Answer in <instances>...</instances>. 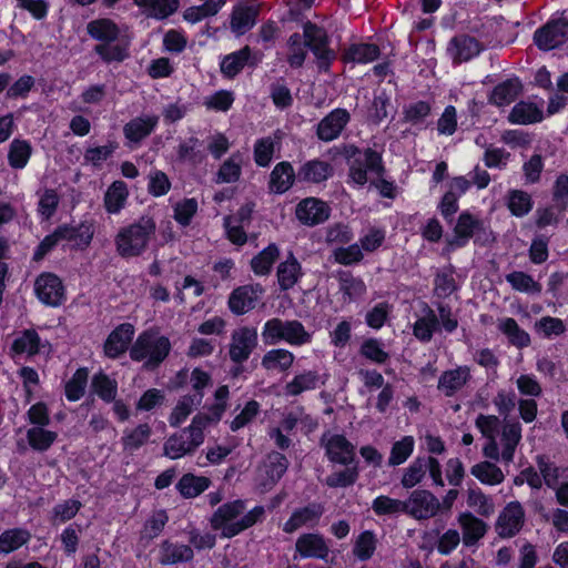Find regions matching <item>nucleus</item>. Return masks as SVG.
<instances>
[{
	"label": "nucleus",
	"mask_w": 568,
	"mask_h": 568,
	"mask_svg": "<svg viewBox=\"0 0 568 568\" xmlns=\"http://www.w3.org/2000/svg\"><path fill=\"white\" fill-rule=\"evenodd\" d=\"M280 257L277 244L270 243L261 252L254 255L250 262L252 272L257 276H266L272 272L273 265Z\"/></svg>",
	"instance_id": "37998d69"
},
{
	"label": "nucleus",
	"mask_w": 568,
	"mask_h": 568,
	"mask_svg": "<svg viewBox=\"0 0 568 568\" xmlns=\"http://www.w3.org/2000/svg\"><path fill=\"white\" fill-rule=\"evenodd\" d=\"M288 459L286 456L278 452H272L267 456V463L265 465V474L272 484H276L285 475L288 468Z\"/></svg>",
	"instance_id": "774afa93"
},
{
	"label": "nucleus",
	"mask_w": 568,
	"mask_h": 568,
	"mask_svg": "<svg viewBox=\"0 0 568 568\" xmlns=\"http://www.w3.org/2000/svg\"><path fill=\"white\" fill-rule=\"evenodd\" d=\"M41 343V337L34 328H24L18 332L11 343V356L27 355L28 357H33L40 353Z\"/></svg>",
	"instance_id": "bb28decb"
},
{
	"label": "nucleus",
	"mask_w": 568,
	"mask_h": 568,
	"mask_svg": "<svg viewBox=\"0 0 568 568\" xmlns=\"http://www.w3.org/2000/svg\"><path fill=\"white\" fill-rule=\"evenodd\" d=\"M295 215L303 225L316 226L329 219L331 207L318 197H305L297 203Z\"/></svg>",
	"instance_id": "2eb2a0df"
},
{
	"label": "nucleus",
	"mask_w": 568,
	"mask_h": 568,
	"mask_svg": "<svg viewBox=\"0 0 568 568\" xmlns=\"http://www.w3.org/2000/svg\"><path fill=\"white\" fill-rule=\"evenodd\" d=\"M294 362L292 352L284 348H274L264 354L262 357V366L266 371L281 369L287 371Z\"/></svg>",
	"instance_id": "13d9d810"
},
{
	"label": "nucleus",
	"mask_w": 568,
	"mask_h": 568,
	"mask_svg": "<svg viewBox=\"0 0 568 568\" xmlns=\"http://www.w3.org/2000/svg\"><path fill=\"white\" fill-rule=\"evenodd\" d=\"M470 474L481 484L495 486L504 481L505 476L501 469L490 462H480L470 468Z\"/></svg>",
	"instance_id": "603ef678"
},
{
	"label": "nucleus",
	"mask_w": 568,
	"mask_h": 568,
	"mask_svg": "<svg viewBox=\"0 0 568 568\" xmlns=\"http://www.w3.org/2000/svg\"><path fill=\"white\" fill-rule=\"evenodd\" d=\"M471 379L470 367L460 365L442 373L438 378L437 388L446 397H453Z\"/></svg>",
	"instance_id": "5701e85b"
},
{
	"label": "nucleus",
	"mask_w": 568,
	"mask_h": 568,
	"mask_svg": "<svg viewBox=\"0 0 568 568\" xmlns=\"http://www.w3.org/2000/svg\"><path fill=\"white\" fill-rule=\"evenodd\" d=\"M535 332L544 338L550 339L560 336L566 332V325L559 317L542 316L534 325Z\"/></svg>",
	"instance_id": "338daca9"
},
{
	"label": "nucleus",
	"mask_w": 568,
	"mask_h": 568,
	"mask_svg": "<svg viewBox=\"0 0 568 568\" xmlns=\"http://www.w3.org/2000/svg\"><path fill=\"white\" fill-rule=\"evenodd\" d=\"M381 49L375 43H352L342 53L341 60L345 63L367 64L377 60Z\"/></svg>",
	"instance_id": "473e14b6"
},
{
	"label": "nucleus",
	"mask_w": 568,
	"mask_h": 568,
	"mask_svg": "<svg viewBox=\"0 0 568 568\" xmlns=\"http://www.w3.org/2000/svg\"><path fill=\"white\" fill-rule=\"evenodd\" d=\"M359 354L372 363L384 365L389 361V354L384 349L378 338L369 337L363 341Z\"/></svg>",
	"instance_id": "052dcab7"
},
{
	"label": "nucleus",
	"mask_w": 568,
	"mask_h": 568,
	"mask_svg": "<svg viewBox=\"0 0 568 568\" xmlns=\"http://www.w3.org/2000/svg\"><path fill=\"white\" fill-rule=\"evenodd\" d=\"M333 175V165L328 161L315 158L301 164L297 170V182L302 184H322Z\"/></svg>",
	"instance_id": "4be33fe9"
},
{
	"label": "nucleus",
	"mask_w": 568,
	"mask_h": 568,
	"mask_svg": "<svg viewBox=\"0 0 568 568\" xmlns=\"http://www.w3.org/2000/svg\"><path fill=\"white\" fill-rule=\"evenodd\" d=\"M242 175V155L237 151L231 154L216 172V183H235Z\"/></svg>",
	"instance_id": "3c124183"
},
{
	"label": "nucleus",
	"mask_w": 568,
	"mask_h": 568,
	"mask_svg": "<svg viewBox=\"0 0 568 568\" xmlns=\"http://www.w3.org/2000/svg\"><path fill=\"white\" fill-rule=\"evenodd\" d=\"M324 513L325 506L320 501H311L303 507L295 508L290 518L284 523L283 531L293 534L303 526L315 528L318 526Z\"/></svg>",
	"instance_id": "ddd939ff"
},
{
	"label": "nucleus",
	"mask_w": 568,
	"mask_h": 568,
	"mask_svg": "<svg viewBox=\"0 0 568 568\" xmlns=\"http://www.w3.org/2000/svg\"><path fill=\"white\" fill-rule=\"evenodd\" d=\"M194 452L195 449H191V444L184 439L183 434L175 433L163 444V455L170 459H179Z\"/></svg>",
	"instance_id": "e2e57ef3"
},
{
	"label": "nucleus",
	"mask_w": 568,
	"mask_h": 568,
	"mask_svg": "<svg viewBox=\"0 0 568 568\" xmlns=\"http://www.w3.org/2000/svg\"><path fill=\"white\" fill-rule=\"evenodd\" d=\"M31 532L27 528H8L0 534V556H7L29 544Z\"/></svg>",
	"instance_id": "4c0bfd02"
},
{
	"label": "nucleus",
	"mask_w": 568,
	"mask_h": 568,
	"mask_svg": "<svg viewBox=\"0 0 568 568\" xmlns=\"http://www.w3.org/2000/svg\"><path fill=\"white\" fill-rule=\"evenodd\" d=\"M439 331V320L433 308L427 304L424 307V316L416 320L413 325L414 336L422 343L432 341L434 333Z\"/></svg>",
	"instance_id": "ea45409f"
},
{
	"label": "nucleus",
	"mask_w": 568,
	"mask_h": 568,
	"mask_svg": "<svg viewBox=\"0 0 568 568\" xmlns=\"http://www.w3.org/2000/svg\"><path fill=\"white\" fill-rule=\"evenodd\" d=\"M499 329L507 337L509 344L519 349L528 347L531 343L530 335L513 317L503 320Z\"/></svg>",
	"instance_id": "49530a36"
},
{
	"label": "nucleus",
	"mask_w": 568,
	"mask_h": 568,
	"mask_svg": "<svg viewBox=\"0 0 568 568\" xmlns=\"http://www.w3.org/2000/svg\"><path fill=\"white\" fill-rule=\"evenodd\" d=\"M506 281L513 290L520 293L539 294L541 292V284L523 271H513L506 275Z\"/></svg>",
	"instance_id": "bf43d9fd"
},
{
	"label": "nucleus",
	"mask_w": 568,
	"mask_h": 568,
	"mask_svg": "<svg viewBox=\"0 0 568 568\" xmlns=\"http://www.w3.org/2000/svg\"><path fill=\"white\" fill-rule=\"evenodd\" d=\"M262 293L263 287L260 284L239 286L231 292L227 306L234 315H244L256 307Z\"/></svg>",
	"instance_id": "aec40b11"
},
{
	"label": "nucleus",
	"mask_w": 568,
	"mask_h": 568,
	"mask_svg": "<svg viewBox=\"0 0 568 568\" xmlns=\"http://www.w3.org/2000/svg\"><path fill=\"white\" fill-rule=\"evenodd\" d=\"M342 154L348 165V178L359 186L367 183V172L377 176L386 172L382 153L372 148L362 150L355 144H345Z\"/></svg>",
	"instance_id": "7ed1b4c3"
},
{
	"label": "nucleus",
	"mask_w": 568,
	"mask_h": 568,
	"mask_svg": "<svg viewBox=\"0 0 568 568\" xmlns=\"http://www.w3.org/2000/svg\"><path fill=\"white\" fill-rule=\"evenodd\" d=\"M156 232V222L152 215L144 214L133 223L119 230L114 237L116 253L122 258L141 256L149 247Z\"/></svg>",
	"instance_id": "f257e3e1"
},
{
	"label": "nucleus",
	"mask_w": 568,
	"mask_h": 568,
	"mask_svg": "<svg viewBox=\"0 0 568 568\" xmlns=\"http://www.w3.org/2000/svg\"><path fill=\"white\" fill-rule=\"evenodd\" d=\"M263 2L251 0L233 7L230 16V29L235 37H242L251 31L261 14Z\"/></svg>",
	"instance_id": "9b49d317"
},
{
	"label": "nucleus",
	"mask_w": 568,
	"mask_h": 568,
	"mask_svg": "<svg viewBox=\"0 0 568 568\" xmlns=\"http://www.w3.org/2000/svg\"><path fill=\"white\" fill-rule=\"evenodd\" d=\"M430 114L432 104L428 101L418 100L404 106L403 122L413 126H422Z\"/></svg>",
	"instance_id": "4d7b16f0"
},
{
	"label": "nucleus",
	"mask_w": 568,
	"mask_h": 568,
	"mask_svg": "<svg viewBox=\"0 0 568 568\" xmlns=\"http://www.w3.org/2000/svg\"><path fill=\"white\" fill-rule=\"evenodd\" d=\"M258 60L253 54L250 45H244L241 49L233 51L222 57L220 61V71L225 79H235L245 67L255 68Z\"/></svg>",
	"instance_id": "f3484780"
},
{
	"label": "nucleus",
	"mask_w": 568,
	"mask_h": 568,
	"mask_svg": "<svg viewBox=\"0 0 568 568\" xmlns=\"http://www.w3.org/2000/svg\"><path fill=\"white\" fill-rule=\"evenodd\" d=\"M506 205L513 216L524 217L532 210L534 200L528 192L511 189L507 193Z\"/></svg>",
	"instance_id": "a18cd8bd"
},
{
	"label": "nucleus",
	"mask_w": 568,
	"mask_h": 568,
	"mask_svg": "<svg viewBox=\"0 0 568 568\" xmlns=\"http://www.w3.org/2000/svg\"><path fill=\"white\" fill-rule=\"evenodd\" d=\"M568 41V19L560 17L548 20L534 33V43L541 51H550Z\"/></svg>",
	"instance_id": "0eeeda50"
},
{
	"label": "nucleus",
	"mask_w": 568,
	"mask_h": 568,
	"mask_svg": "<svg viewBox=\"0 0 568 568\" xmlns=\"http://www.w3.org/2000/svg\"><path fill=\"white\" fill-rule=\"evenodd\" d=\"M484 50L485 45L467 33L455 34L446 45V54L454 65H459L475 59Z\"/></svg>",
	"instance_id": "9d476101"
},
{
	"label": "nucleus",
	"mask_w": 568,
	"mask_h": 568,
	"mask_svg": "<svg viewBox=\"0 0 568 568\" xmlns=\"http://www.w3.org/2000/svg\"><path fill=\"white\" fill-rule=\"evenodd\" d=\"M32 155V146L28 140L13 139L9 145L8 163L14 170H22L27 166Z\"/></svg>",
	"instance_id": "de8ad7c7"
},
{
	"label": "nucleus",
	"mask_w": 568,
	"mask_h": 568,
	"mask_svg": "<svg viewBox=\"0 0 568 568\" xmlns=\"http://www.w3.org/2000/svg\"><path fill=\"white\" fill-rule=\"evenodd\" d=\"M34 293L42 304L51 307H59L67 300L62 280L51 272H43L37 277Z\"/></svg>",
	"instance_id": "1a4fd4ad"
},
{
	"label": "nucleus",
	"mask_w": 568,
	"mask_h": 568,
	"mask_svg": "<svg viewBox=\"0 0 568 568\" xmlns=\"http://www.w3.org/2000/svg\"><path fill=\"white\" fill-rule=\"evenodd\" d=\"M90 390L102 402L110 404L118 396V382L103 371H99L91 378Z\"/></svg>",
	"instance_id": "79ce46f5"
},
{
	"label": "nucleus",
	"mask_w": 568,
	"mask_h": 568,
	"mask_svg": "<svg viewBox=\"0 0 568 568\" xmlns=\"http://www.w3.org/2000/svg\"><path fill=\"white\" fill-rule=\"evenodd\" d=\"M458 523L463 532V542L466 547L477 545L487 532V524L470 511L460 513Z\"/></svg>",
	"instance_id": "cd10ccee"
},
{
	"label": "nucleus",
	"mask_w": 568,
	"mask_h": 568,
	"mask_svg": "<svg viewBox=\"0 0 568 568\" xmlns=\"http://www.w3.org/2000/svg\"><path fill=\"white\" fill-rule=\"evenodd\" d=\"M141 9L142 13L150 19L164 21L175 14L180 7V0H132Z\"/></svg>",
	"instance_id": "a878e982"
},
{
	"label": "nucleus",
	"mask_w": 568,
	"mask_h": 568,
	"mask_svg": "<svg viewBox=\"0 0 568 568\" xmlns=\"http://www.w3.org/2000/svg\"><path fill=\"white\" fill-rule=\"evenodd\" d=\"M351 121L349 112L344 108L329 111L316 125V136L322 142H331L339 138Z\"/></svg>",
	"instance_id": "dca6fc26"
},
{
	"label": "nucleus",
	"mask_w": 568,
	"mask_h": 568,
	"mask_svg": "<svg viewBox=\"0 0 568 568\" xmlns=\"http://www.w3.org/2000/svg\"><path fill=\"white\" fill-rule=\"evenodd\" d=\"M119 149L115 140H109L105 145L88 148L83 154L84 161L94 168H101L103 162Z\"/></svg>",
	"instance_id": "0e129e2a"
},
{
	"label": "nucleus",
	"mask_w": 568,
	"mask_h": 568,
	"mask_svg": "<svg viewBox=\"0 0 568 568\" xmlns=\"http://www.w3.org/2000/svg\"><path fill=\"white\" fill-rule=\"evenodd\" d=\"M320 375L316 371H305L294 376L285 386V393L288 396H298L306 390H313L317 387Z\"/></svg>",
	"instance_id": "864d4df0"
},
{
	"label": "nucleus",
	"mask_w": 568,
	"mask_h": 568,
	"mask_svg": "<svg viewBox=\"0 0 568 568\" xmlns=\"http://www.w3.org/2000/svg\"><path fill=\"white\" fill-rule=\"evenodd\" d=\"M405 514L417 520H425L435 517L440 510V503L437 497L426 489L414 490L408 500Z\"/></svg>",
	"instance_id": "4468645a"
},
{
	"label": "nucleus",
	"mask_w": 568,
	"mask_h": 568,
	"mask_svg": "<svg viewBox=\"0 0 568 568\" xmlns=\"http://www.w3.org/2000/svg\"><path fill=\"white\" fill-rule=\"evenodd\" d=\"M525 524V510L517 500L508 503L497 518L496 529L501 538H513Z\"/></svg>",
	"instance_id": "a211bd4d"
},
{
	"label": "nucleus",
	"mask_w": 568,
	"mask_h": 568,
	"mask_svg": "<svg viewBox=\"0 0 568 568\" xmlns=\"http://www.w3.org/2000/svg\"><path fill=\"white\" fill-rule=\"evenodd\" d=\"M129 189L124 181H113L103 196V206L109 214H119L126 205Z\"/></svg>",
	"instance_id": "72a5a7b5"
},
{
	"label": "nucleus",
	"mask_w": 568,
	"mask_h": 568,
	"mask_svg": "<svg viewBox=\"0 0 568 568\" xmlns=\"http://www.w3.org/2000/svg\"><path fill=\"white\" fill-rule=\"evenodd\" d=\"M135 328L131 323H122L115 326L103 344L104 355L108 358L116 359L123 355L133 341Z\"/></svg>",
	"instance_id": "6ab92c4d"
},
{
	"label": "nucleus",
	"mask_w": 568,
	"mask_h": 568,
	"mask_svg": "<svg viewBox=\"0 0 568 568\" xmlns=\"http://www.w3.org/2000/svg\"><path fill=\"white\" fill-rule=\"evenodd\" d=\"M523 84L518 78H510L498 83L489 95V103L497 106L509 105L521 93Z\"/></svg>",
	"instance_id": "c9c22d12"
},
{
	"label": "nucleus",
	"mask_w": 568,
	"mask_h": 568,
	"mask_svg": "<svg viewBox=\"0 0 568 568\" xmlns=\"http://www.w3.org/2000/svg\"><path fill=\"white\" fill-rule=\"evenodd\" d=\"M58 438V433L45 429L44 427H31L27 430V440L29 446L40 453L50 449Z\"/></svg>",
	"instance_id": "5fc2aeb1"
},
{
	"label": "nucleus",
	"mask_w": 568,
	"mask_h": 568,
	"mask_svg": "<svg viewBox=\"0 0 568 568\" xmlns=\"http://www.w3.org/2000/svg\"><path fill=\"white\" fill-rule=\"evenodd\" d=\"M158 123V115L136 116L124 124L123 134L128 141L140 143L155 130Z\"/></svg>",
	"instance_id": "2f4dec72"
},
{
	"label": "nucleus",
	"mask_w": 568,
	"mask_h": 568,
	"mask_svg": "<svg viewBox=\"0 0 568 568\" xmlns=\"http://www.w3.org/2000/svg\"><path fill=\"white\" fill-rule=\"evenodd\" d=\"M262 341L265 345H276L285 342L292 346H302L311 343L312 334L298 320H282L273 317L267 320L262 327Z\"/></svg>",
	"instance_id": "20e7f679"
},
{
	"label": "nucleus",
	"mask_w": 568,
	"mask_h": 568,
	"mask_svg": "<svg viewBox=\"0 0 568 568\" xmlns=\"http://www.w3.org/2000/svg\"><path fill=\"white\" fill-rule=\"evenodd\" d=\"M295 550L302 558H316L325 560L329 554L323 535L318 532L302 534L296 542Z\"/></svg>",
	"instance_id": "b1692460"
},
{
	"label": "nucleus",
	"mask_w": 568,
	"mask_h": 568,
	"mask_svg": "<svg viewBox=\"0 0 568 568\" xmlns=\"http://www.w3.org/2000/svg\"><path fill=\"white\" fill-rule=\"evenodd\" d=\"M287 55L286 62L292 69H301L307 58V45L306 39H304L303 33L294 32L292 33L287 41Z\"/></svg>",
	"instance_id": "c03bdc74"
},
{
	"label": "nucleus",
	"mask_w": 568,
	"mask_h": 568,
	"mask_svg": "<svg viewBox=\"0 0 568 568\" xmlns=\"http://www.w3.org/2000/svg\"><path fill=\"white\" fill-rule=\"evenodd\" d=\"M89 381V368L79 367L71 378L64 384V396L69 402L80 400L84 394Z\"/></svg>",
	"instance_id": "09e8293b"
},
{
	"label": "nucleus",
	"mask_w": 568,
	"mask_h": 568,
	"mask_svg": "<svg viewBox=\"0 0 568 568\" xmlns=\"http://www.w3.org/2000/svg\"><path fill=\"white\" fill-rule=\"evenodd\" d=\"M193 558L194 551L189 545L172 542L169 539L163 540L160 545L159 562L163 566L190 562Z\"/></svg>",
	"instance_id": "c756f323"
},
{
	"label": "nucleus",
	"mask_w": 568,
	"mask_h": 568,
	"mask_svg": "<svg viewBox=\"0 0 568 568\" xmlns=\"http://www.w3.org/2000/svg\"><path fill=\"white\" fill-rule=\"evenodd\" d=\"M258 336L255 327L242 326L234 329L229 346L230 359L234 364H243L256 348Z\"/></svg>",
	"instance_id": "f8f14e48"
},
{
	"label": "nucleus",
	"mask_w": 568,
	"mask_h": 568,
	"mask_svg": "<svg viewBox=\"0 0 568 568\" xmlns=\"http://www.w3.org/2000/svg\"><path fill=\"white\" fill-rule=\"evenodd\" d=\"M303 275L302 265L292 252H290L287 258L277 266L276 276L282 291L293 288Z\"/></svg>",
	"instance_id": "f704fd0d"
},
{
	"label": "nucleus",
	"mask_w": 568,
	"mask_h": 568,
	"mask_svg": "<svg viewBox=\"0 0 568 568\" xmlns=\"http://www.w3.org/2000/svg\"><path fill=\"white\" fill-rule=\"evenodd\" d=\"M297 181V172L288 161H281L273 168L270 180L268 190L274 194H284L293 187Z\"/></svg>",
	"instance_id": "393cba45"
},
{
	"label": "nucleus",
	"mask_w": 568,
	"mask_h": 568,
	"mask_svg": "<svg viewBox=\"0 0 568 568\" xmlns=\"http://www.w3.org/2000/svg\"><path fill=\"white\" fill-rule=\"evenodd\" d=\"M172 349L170 338L160 335L153 328L141 332L130 348V358L133 362H144L148 369L158 368L169 356Z\"/></svg>",
	"instance_id": "f03ea898"
},
{
	"label": "nucleus",
	"mask_w": 568,
	"mask_h": 568,
	"mask_svg": "<svg viewBox=\"0 0 568 568\" xmlns=\"http://www.w3.org/2000/svg\"><path fill=\"white\" fill-rule=\"evenodd\" d=\"M414 448L415 440L413 436L406 435L402 437L392 445L388 465L395 467L404 464L413 454Z\"/></svg>",
	"instance_id": "680f3d73"
},
{
	"label": "nucleus",
	"mask_w": 568,
	"mask_h": 568,
	"mask_svg": "<svg viewBox=\"0 0 568 568\" xmlns=\"http://www.w3.org/2000/svg\"><path fill=\"white\" fill-rule=\"evenodd\" d=\"M453 233V239L448 240L447 243L448 248L452 250L465 247L473 237H475L474 242L480 245L494 241V239H489L493 233L491 231L488 232L485 221L468 210L459 213Z\"/></svg>",
	"instance_id": "423d86ee"
},
{
	"label": "nucleus",
	"mask_w": 568,
	"mask_h": 568,
	"mask_svg": "<svg viewBox=\"0 0 568 568\" xmlns=\"http://www.w3.org/2000/svg\"><path fill=\"white\" fill-rule=\"evenodd\" d=\"M245 507L246 505L243 499H235L221 505L211 518L212 528L221 530L222 537H224L225 528L235 523L233 520L243 514Z\"/></svg>",
	"instance_id": "c85d7f7f"
},
{
	"label": "nucleus",
	"mask_w": 568,
	"mask_h": 568,
	"mask_svg": "<svg viewBox=\"0 0 568 568\" xmlns=\"http://www.w3.org/2000/svg\"><path fill=\"white\" fill-rule=\"evenodd\" d=\"M265 509L263 506L257 505L247 511L241 519L225 528L224 538H233L242 531L253 527L264 518Z\"/></svg>",
	"instance_id": "6e6d98bb"
},
{
	"label": "nucleus",
	"mask_w": 568,
	"mask_h": 568,
	"mask_svg": "<svg viewBox=\"0 0 568 568\" xmlns=\"http://www.w3.org/2000/svg\"><path fill=\"white\" fill-rule=\"evenodd\" d=\"M544 113L537 104L525 101L516 103L508 115V121L511 124L520 125L538 123L541 122Z\"/></svg>",
	"instance_id": "a19ab883"
},
{
	"label": "nucleus",
	"mask_w": 568,
	"mask_h": 568,
	"mask_svg": "<svg viewBox=\"0 0 568 568\" xmlns=\"http://www.w3.org/2000/svg\"><path fill=\"white\" fill-rule=\"evenodd\" d=\"M303 37L306 39L308 51L315 58V64L321 73H329L337 59V52L331 48V37L325 28L307 20L303 23Z\"/></svg>",
	"instance_id": "39448f33"
},
{
	"label": "nucleus",
	"mask_w": 568,
	"mask_h": 568,
	"mask_svg": "<svg viewBox=\"0 0 568 568\" xmlns=\"http://www.w3.org/2000/svg\"><path fill=\"white\" fill-rule=\"evenodd\" d=\"M336 277L344 303L356 302L366 294L367 287L364 280L359 276H354L351 271L341 270L337 272Z\"/></svg>",
	"instance_id": "7c9ffc66"
},
{
	"label": "nucleus",
	"mask_w": 568,
	"mask_h": 568,
	"mask_svg": "<svg viewBox=\"0 0 568 568\" xmlns=\"http://www.w3.org/2000/svg\"><path fill=\"white\" fill-rule=\"evenodd\" d=\"M212 481L206 476H197L193 473L182 475L175 485L179 494L185 499H192L203 494Z\"/></svg>",
	"instance_id": "58836bf2"
},
{
	"label": "nucleus",
	"mask_w": 568,
	"mask_h": 568,
	"mask_svg": "<svg viewBox=\"0 0 568 568\" xmlns=\"http://www.w3.org/2000/svg\"><path fill=\"white\" fill-rule=\"evenodd\" d=\"M88 34L101 43H113L119 39L120 29L118 24L109 18H98L87 24Z\"/></svg>",
	"instance_id": "e433bc0d"
},
{
	"label": "nucleus",
	"mask_w": 568,
	"mask_h": 568,
	"mask_svg": "<svg viewBox=\"0 0 568 568\" xmlns=\"http://www.w3.org/2000/svg\"><path fill=\"white\" fill-rule=\"evenodd\" d=\"M320 445L324 448L325 456L332 464L348 466V464L358 462L355 446L343 434L329 435L326 432L322 435Z\"/></svg>",
	"instance_id": "6e6552de"
},
{
	"label": "nucleus",
	"mask_w": 568,
	"mask_h": 568,
	"mask_svg": "<svg viewBox=\"0 0 568 568\" xmlns=\"http://www.w3.org/2000/svg\"><path fill=\"white\" fill-rule=\"evenodd\" d=\"M57 227L60 233L61 242L65 241L70 243L71 250L84 251L90 246L93 240L94 230L91 223H62Z\"/></svg>",
	"instance_id": "412c9836"
},
{
	"label": "nucleus",
	"mask_w": 568,
	"mask_h": 568,
	"mask_svg": "<svg viewBox=\"0 0 568 568\" xmlns=\"http://www.w3.org/2000/svg\"><path fill=\"white\" fill-rule=\"evenodd\" d=\"M377 539L372 530L362 531L353 547V554L362 561L371 559L376 550Z\"/></svg>",
	"instance_id": "69168bd1"
},
{
	"label": "nucleus",
	"mask_w": 568,
	"mask_h": 568,
	"mask_svg": "<svg viewBox=\"0 0 568 568\" xmlns=\"http://www.w3.org/2000/svg\"><path fill=\"white\" fill-rule=\"evenodd\" d=\"M344 467V469L328 475L325 478V485L329 488H347L353 486L359 477V462Z\"/></svg>",
	"instance_id": "8fccbe9b"
}]
</instances>
